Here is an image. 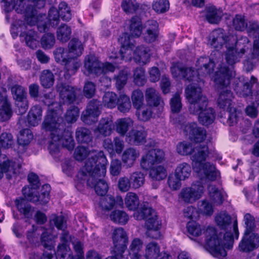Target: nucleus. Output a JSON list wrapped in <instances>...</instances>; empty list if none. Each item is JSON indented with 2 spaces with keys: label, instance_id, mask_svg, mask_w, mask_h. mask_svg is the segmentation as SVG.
<instances>
[{
  "label": "nucleus",
  "instance_id": "052dcab7",
  "mask_svg": "<svg viewBox=\"0 0 259 259\" xmlns=\"http://www.w3.org/2000/svg\"><path fill=\"white\" fill-rule=\"evenodd\" d=\"M33 138V135L31 130L25 128L20 131L18 142L19 145L26 146L30 143Z\"/></svg>",
  "mask_w": 259,
  "mask_h": 259
},
{
  "label": "nucleus",
  "instance_id": "ddd939ff",
  "mask_svg": "<svg viewBox=\"0 0 259 259\" xmlns=\"http://www.w3.org/2000/svg\"><path fill=\"white\" fill-rule=\"evenodd\" d=\"M70 8L65 2H61L58 6V9L52 7L48 13V22L49 26L55 27L59 23L60 18L65 21H69L71 19Z\"/></svg>",
  "mask_w": 259,
  "mask_h": 259
},
{
  "label": "nucleus",
  "instance_id": "393cba45",
  "mask_svg": "<svg viewBox=\"0 0 259 259\" xmlns=\"http://www.w3.org/2000/svg\"><path fill=\"white\" fill-rule=\"evenodd\" d=\"M42 116V109L41 106H33L28 113L26 121L29 126H36L40 122Z\"/></svg>",
  "mask_w": 259,
  "mask_h": 259
},
{
  "label": "nucleus",
  "instance_id": "8fccbe9b",
  "mask_svg": "<svg viewBox=\"0 0 259 259\" xmlns=\"http://www.w3.org/2000/svg\"><path fill=\"white\" fill-rule=\"evenodd\" d=\"M191 172V166L186 163L180 164L175 170V176L179 177L183 180L189 177Z\"/></svg>",
  "mask_w": 259,
  "mask_h": 259
},
{
  "label": "nucleus",
  "instance_id": "864d4df0",
  "mask_svg": "<svg viewBox=\"0 0 259 259\" xmlns=\"http://www.w3.org/2000/svg\"><path fill=\"white\" fill-rule=\"evenodd\" d=\"M131 99L133 107L137 110L141 109L144 105V95L140 90H135L132 94Z\"/></svg>",
  "mask_w": 259,
  "mask_h": 259
},
{
  "label": "nucleus",
  "instance_id": "f3484780",
  "mask_svg": "<svg viewBox=\"0 0 259 259\" xmlns=\"http://www.w3.org/2000/svg\"><path fill=\"white\" fill-rule=\"evenodd\" d=\"M171 72L174 77L185 79L189 82L193 81L194 78V69L188 67L180 62L173 64Z\"/></svg>",
  "mask_w": 259,
  "mask_h": 259
},
{
  "label": "nucleus",
  "instance_id": "f704fd0d",
  "mask_svg": "<svg viewBox=\"0 0 259 259\" xmlns=\"http://www.w3.org/2000/svg\"><path fill=\"white\" fill-rule=\"evenodd\" d=\"M194 213V206L192 205L188 206L184 210L185 217L190 219L187 224L186 228L188 233L192 236L190 238L192 240H194V221L193 220Z\"/></svg>",
  "mask_w": 259,
  "mask_h": 259
},
{
  "label": "nucleus",
  "instance_id": "338daca9",
  "mask_svg": "<svg viewBox=\"0 0 259 259\" xmlns=\"http://www.w3.org/2000/svg\"><path fill=\"white\" fill-rule=\"evenodd\" d=\"M198 212L206 215L210 216L213 212L212 204L207 201H199L197 204Z\"/></svg>",
  "mask_w": 259,
  "mask_h": 259
},
{
  "label": "nucleus",
  "instance_id": "4be33fe9",
  "mask_svg": "<svg viewBox=\"0 0 259 259\" xmlns=\"http://www.w3.org/2000/svg\"><path fill=\"white\" fill-rule=\"evenodd\" d=\"M145 226L147 229V234L149 237L158 239L160 236L159 230L161 223L157 221V215L154 214L153 215L147 218Z\"/></svg>",
  "mask_w": 259,
  "mask_h": 259
},
{
  "label": "nucleus",
  "instance_id": "a878e982",
  "mask_svg": "<svg viewBox=\"0 0 259 259\" xmlns=\"http://www.w3.org/2000/svg\"><path fill=\"white\" fill-rule=\"evenodd\" d=\"M147 133L144 129L132 130L127 135L126 141L131 145H140L146 142Z\"/></svg>",
  "mask_w": 259,
  "mask_h": 259
},
{
  "label": "nucleus",
  "instance_id": "79ce46f5",
  "mask_svg": "<svg viewBox=\"0 0 259 259\" xmlns=\"http://www.w3.org/2000/svg\"><path fill=\"white\" fill-rule=\"evenodd\" d=\"M110 218L114 223L124 225L128 221V214L123 210H114L111 212Z\"/></svg>",
  "mask_w": 259,
  "mask_h": 259
},
{
  "label": "nucleus",
  "instance_id": "6e6552de",
  "mask_svg": "<svg viewBox=\"0 0 259 259\" xmlns=\"http://www.w3.org/2000/svg\"><path fill=\"white\" fill-rule=\"evenodd\" d=\"M164 158V152L159 149H152L144 156L140 164L143 169H150V176L153 180L160 181L166 177V170L163 166L159 165L153 168L155 164L161 163Z\"/></svg>",
  "mask_w": 259,
  "mask_h": 259
},
{
  "label": "nucleus",
  "instance_id": "0e129e2a",
  "mask_svg": "<svg viewBox=\"0 0 259 259\" xmlns=\"http://www.w3.org/2000/svg\"><path fill=\"white\" fill-rule=\"evenodd\" d=\"M121 8L126 14H133L138 9L139 6L136 0H123Z\"/></svg>",
  "mask_w": 259,
  "mask_h": 259
},
{
  "label": "nucleus",
  "instance_id": "13d9d810",
  "mask_svg": "<svg viewBox=\"0 0 259 259\" xmlns=\"http://www.w3.org/2000/svg\"><path fill=\"white\" fill-rule=\"evenodd\" d=\"M177 152L182 155H191L194 151V147L190 142L183 141L180 142L177 146Z\"/></svg>",
  "mask_w": 259,
  "mask_h": 259
},
{
  "label": "nucleus",
  "instance_id": "c756f323",
  "mask_svg": "<svg viewBox=\"0 0 259 259\" xmlns=\"http://www.w3.org/2000/svg\"><path fill=\"white\" fill-rule=\"evenodd\" d=\"M60 138L57 141H60L62 146L67 149L69 151L73 150L75 142L72 136V133L65 127L60 133Z\"/></svg>",
  "mask_w": 259,
  "mask_h": 259
},
{
  "label": "nucleus",
  "instance_id": "58836bf2",
  "mask_svg": "<svg viewBox=\"0 0 259 259\" xmlns=\"http://www.w3.org/2000/svg\"><path fill=\"white\" fill-rule=\"evenodd\" d=\"M223 12L215 7H209L206 12V18L211 24H218L221 21L223 16Z\"/></svg>",
  "mask_w": 259,
  "mask_h": 259
},
{
  "label": "nucleus",
  "instance_id": "ea45409f",
  "mask_svg": "<svg viewBox=\"0 0 259 259\" xmlns=\"http://www.w3.org/2000/svg\"><path fill=\"white\" fill-rule=\"evenodd\" d=\"M75 137L77 141L80 143H89L92 140L91 131L85 127H78L76 130Z\"/></svg>",
  "mask_w": 259,
  "mask_h": 259
},
{
  "label": "nucleus",
  "instance_id": "774afa93",
  "mask_svg": "<svg viewBox=\"0 0 259 259\" xmlns=\"http://www.w3.org/2000/svg\"><path fill=\"white\" fill-rule=\"evenodd\" d=\"M134 81L138 86H142L146 83L144 69L140 67L134 70Z\"/></svg>",
  "mask_w": 259,
  "mask_h": 259
},
{
  "label": "nucleus",
  "instance_id": "a18cd8bd",
  "mask_svg": "<svg viewBox=\"0 0 259 259\" xmlns=\"http://www.w3.org/2000/svg\"><path fill=\"white\" fill-rule=\"evenodd\" d=\"M139 200L137 195L134 193H127L125 198V204L128 209L135 210L139 205Z\"/></svg>",
  "mask_w": 259,
  "mask_h": 259
},
{
  "label": "nucleus",
  "instance_id": "5701e85b",
  "mask_svg": "<svg viewBox=\"0 0 259 259\" xmlns=\"http://www.w3.org/2000/svg\"><path fill=\"white\" fill-rule=\"evenodd\" d=\"M228 37L225 35L223 29L219 28L211 32L209 36L208 42L210 46L219 50L227 41Z\"/></svg>",
  "mask_w": 259,
  "mask_h": 259
},
{
  "label": "nucleus",
  "instance_id": "69168bd1",
  "mask_svg": "<svg viewBox=\"0 0 259 259\" xmlns=\"http://www.w3.org/2000/svg\"><path fill=\"white\" fill-rule=\"evenodd\" d=\"M233 26L238 31H243L247 26V23L245 19V17L240 14H237L233 18Z\"/></svg>",
  "mask_w": 259,
  "mask_h": 259
},
{
  "label": "nucleus",
  "instance_id": "bb28decb",
  "mask_svg": "<svg viewBox=\"0 0 259 259\" xmlns=\"http://www.w3.org/2000/svg\"><path fill=\"white\" fill-rule=\"evenodd\" d=\"M81 65V62L77 57H72L65 63L64 77L68 80L71 76L74 75Z\"/></svg>",
  "mask_w": 259,
  "mask_h": 259
},
{
  "label": "nucleus",
  "instance_id": "9d476101",
  "mask_svg": "<svg viewBox=\"0 0 259 259\" xmlns=\"http://www.w3.org/2000/svg\"><path fill=\"white\" fill-rule=\"evenodd\" d=\"M60 109L50 108L41 124L42 129L50 132V138L56 141L60 138V133L66 127V122L59 116Z\"/></svg>",
  "mask_w": 259,
  "mask_h": 259
},
{
  "label": "nucleus",
  "instance_id": "3c124183",
  "mask_svg": "<svg viewBox=\"0 0 259 259\" xmlns=\"http://www.w3.org/2000/svg\"><path fill=\"white\" fill-rule=\"evenodd\" d=\"M118 109L121 112H128L131 107L130 98L125 95H121L117 98V104Z\"/></svg>",
  "mask_w": 259,
  "mask_h": 259
},
{
  "label": "nucleus",
  "instance_id": "f8f14e48",
  "mask_svg": "<svg viewBox=\"0 0 259 259\" xmlns=\"http://www.w3.org/2000/svg\"><path fill=\"white\" fill-rule=\"evenodd\" d=\"M33 5H28L25 8V1L19 0V6L16 8L17 13L23 14L24 20L30 26L35 25L37 21V10L43 8L46 0H32Z\"/></svg>",
  "mask_w": 259,
  "mask_h": 259
},
{
  "label": "nucleus",
  "instance_id": "20e7f679",
  "mask_svg": "<svg viewBox=\"0 0 259 259\" xmlns=\"http://www.w3.org/2000/svg\"><path fill=\"white\" fill-rule=\"evenodd\" d=\"M226 50L224 53L226 62L228 65L223 63L219 65L214 76V81L220 89L227 88L232 82L233 87L234 79L238 77H233L235 75L234 65L240 61L244 56L234 47L229 44H226ZM243 77V76H240ZM246 80L245 79H244Z\"/></svg>",
  "mask_w": 259,
  "mask_h": 259
},
{
  "label": "nucleus",
  "instance_id": "39448f33",
  "mask_svg": "<svg viewBox=\"0 0 259 259\" xmlns=\"http://www.w3.org/2000/svg\"><path fill=\"white\" fill-rule=\"evenodd\" d=\"M236 94L240 97H246L250 95L255 96V102L248 105L245 112L248 116L254 118L257 116V107L259 105V85L256 78L252 76L250 80H245L243 77L235 78L233 87Z\"/></svg>",
  "mask_w": 259,
  "mask_h": 259
},
{
  "label": "nucleus",
  "instance_id": "9b49d317",
  "mask_svg": "<svg viewBox=\"0 0 259 259\" xmlns=\"http://www.w3.org/2000/svg\"><path fill=\"white\" fill-rule=\"evenodd\" d=\"M143 29L141 18L137 15L133 16L130 20L129 26L131 35L127 33H124L118 39V41L121 45L120 53L122 59L124 57L123 54L125 50H132L135 47L134 44L131 42V36L134 37H139L142 33Z\"/></svg>",
  "mask_w": 259,
  "mask_h": 259
},
{
  "label": "nucleus",
  "instance_id": "6e6d98bb",
  "mask_svg": "<svg viewBox=\"0 0 259 259\" xmlns=\"http://www.w3.org/2000/svg\"><path fill=\"white\" fill-rule=\"evenodd\" d=\"M71 30L66 24L61 25L57 29V38L62 42H66L70 38Z\"/></svg>",
  "mask_w": 259,
  "mask_h": 259
},
{
  "label": "nucleus",
  "instance_id": "aec40b11",
  "mask_svg": "<svg viewBox=\"0 0 259 259\" xmlns=\"http://www.w3.org/2000/svg\"><path fill=\"white\" fill-rule=\"evenodd\" d=\"M84 67L88 75L100 76L103 73L101 63L98 58L93 55H88L84 60Z\"/></svg>",
  "mask_w": 259,
  "mask_h": 259
},
{
  "label": "nucleus",
  "instance_id": "c85d7f7f",
  "mask_svg": "<svg viewBox=\"0 0 259 259\" xmlns=\"http://www.w3.org/2000/svg\"><path fill=\"white\" fill-rule=\"evenodd\" d=\"M255 241L254 233L250 235H245L244 233L239 244V250L243 252L252 251L256 248Z\"/></svg>",
  "mask_w": 259,
  "mask_h": 259
},
{
  "label": "nucleus",
  "instance_id": "4d7b16f0",
  "mask_svg": "<svg viewBox=\"0 0 259 259\" xmlns=\"http://www.w3.org/2000/svg\"><path fill=\"white\" fill-rule=\"evenodd\" d=\"M13 112L11 104L5 101L0 108V121L4 122L9 120L12 117Z\"/></svg>",
  "mask_w": 259,
  "mask_h": 259
},
{
  "label": "nucleus",
  "instance_id": "5fc2aeb1",
  "mask_svg": "<svg viewBox=\"0 0 259 259\" xmlns=\"http://www.w3.org/2000/svg\"><path fill=\"white\" fill-rule=\"evenodd\" d=\"M152 9L157 14H163L168 11L169 3L168 0H154Z\"/></svg>",
  "mask_w": 259,
  "mask_h": 259
},
{
  "label": "nucleus",
  "instance_id": "de8ad7c7",
  "mask_svg": "<svg viewBox=\"0 0 259 259\" xmlns=\"http://www.w3.org/2000/svg\"><path fill=\"white\" fill-rule=\"evenodd\" d=\"M54 76L53 73L49 70L42 71L40 76V83L45 88H51L54 83Z\"/></svg>",
  "mask_w": 259,
  "mask_h": 259
},
{
  "label": "nucleus",
  "instance_id": "7c9ffc66",
  "mask_svg": "<svg viewBox=\"0 0 259 259\" xmlns=\"http://www.w3.org/2000/svg\"><path fill=\"white\" fill-rule=\"evenodd\" d=\"M145 99L147 105L150 107H157L163 103L160 94L154 89H147L145 92Z\"/></svg>",
  "mask_w": 259,
  "mask_h": 259
},
{
  "label": "nucleus",
  "instance_id": "49530a36",
  "mask_svg": "<svg viewBox=\"0 0 259 259\" xmlns=\"http://www.w3.org/2000/svg\"><path fill=\"white\" fill-rule=\"evenodd\" d=\"M13 98L16 101H21L27 99V93L25 89L19 84H14L11 88Z\"/></svg>",
  "mask_w": 259,
  "mask_h": 259
},
{
  "label": "nucleus",
  "instance_id": "473e14b6",
  "mask_svg": "<svg viewBox=\"0 0 259 259\" xmlns=\"http://www.w3.org/2000/svg\"><path fill=\"white\" fill-rule=\"evenodd\" d=\"M209 195L211 200L216 205H221L227 196L226 193L222 190H219L215 185L210 186L208 188Z\"/></svg>",
  "mask_w": 259,
  "mask_h": 259
},
{
  "label": "nucleus",
  "instance_id": "4468645a",
  "mask_svg": "<svg viewBox=\"0 0 259 259\" xmlns=\"http://www.w3.org/2000/svg\"><path fill=\"white\" fill-rule=\"evenodd\" d=\"M221 89L223 91L220 93L218 99V106L222 109L227 108V110L229 113L228 122L229 125L232 126L236 123L238 120L236 109L231 106L233 94L231 91L228 89V87H224Z\"/></svg>",
  "mask_w": 259,
  "mask_h": 259
},
{
  "label": "nucleus",
  "instance_id": "a211bd4d",
  "mask_svg": "<svg viewBox=\"0 0 259 259\" xmlns=\"http://www.w3.org/2000/svg\"><path fill=\"white\" fill-rule=\"evenodd\" d=\"M143 39L145 42L150 44L155 41L159 34V24L156 20H149L144 24Z\"/></svg>",
  "mask_w": 259,
  "mask_h": 259
},
{
  "label": "nucleus",
  "instance_id": "37998d69",
  "mask_svg": "<svg viewBox=\"0 0 259 259\" xmlns=\"http://www.w3.org/2000/svg\"><path fill=\"white\" fill-rule=\"evenodd\" d=\"M232 46L244 55L251 46V43L246 36H241L237 37L235 44Z\"/></svg>",
  "mask_w": 259,
  "mask_h": 259
},
{
  "label": "nucleus",
  "instance_id": "603ef678",
  "mask_svg": "<svg viewBox=\"0 0 259 259\" xmlns=\"http://www.w3.org/2000/svg\"><path fill=\"white\" fill-rule=\"evenodd\" d=\"M117 97L113 92H108L104 94L102 98V103L104 106L108 108H113L117 104Z\"/></svg>",
  "mask_w": 259,
  "mask_h": 259
},
{
  "label": "nucleus",
  "instance_id": "09e8293b",
  "mask_svg": "<svg viewBox=\"0 0 259 259\" xmlns=\"http://www.w3.org/2000/svg\"><path fill=\"white\" fill-rule=\"evenodd\" d=\"M55 60L61 64L65 63L71 58L72 56L69 54L67 49L63 48H57L54 52Z\"/></svg>",
  "mask_w": 259,
  "mask_h": 259
},
{
  "label": "nucleus",
  "instance_id": "c03bdc74",
  "mask_svg": "<svg viewBox=\"0 0 259 259\" xmlns=\"http://www.w3.org/2000/svg\"><path fill=\"white\" fill-rule=\"evenodd\" d=\"M156 214L155 210L151 207L149 206L148 203H144L140 208L137 212V214L135 213V217L137 220H146L147 218Z\"/></svg>",
  "mask_w": 259,
  "mask_h": 259
},
{
  "label": "nucleus",
  "instance_id": "423d86ee",
  "mask_svg": "<svg viewBox=\"0 0 259 259\" xmlns=\"http://www.w3.org/2000/svg\"><path fill=\"white\" fill-rule=\"evenodd\" d=\"M206 246L210 253L218 258L224 257L227 255L225 248L230 249L234 243V237L231 230L226 231L223 240L217 235L214 227L208 226L205 231Z\"/></svg>",
  "mask_w": 259,
  "mask_h": 259
},
{
  "label": "nucleus",
  "instance_id": "e2e57ef3",
  "mask_svg": "<svg viewBox=\"0 0 259 259\" xmlns=\"http://www.w3.org/2000/svg\"><path fill=\"white\" fill-rule=\"evenodd\" d=\"M130 180L132 187L134 189H137L143 185L145 182V176L141 171H136L131 175Z\"/></svg>",
  "mask_w": 259,
  "mask_h": 259
},
{
  "label": "nucleus",
  "instance_id": "4c0bfd02",
  "mask_svg": "<svg viewBox=\"0 0 259 259\" xmlns=\"http://www.w3.org/2000/svg\"><path fill=\"white\" fill-rule=\"evenodd\" d=\"M215 221L221 229L226 231L231 226L232 218L227 212H221L216 215Z\"/></svg>",
  "mask_w": 259,
  "mask_h": 259
},
{
  "label": "nucleus",
  "instance_id": "f03ea898",
  "mask_svg": "<svg viewBox=\"0 0 259 259\" xmlns=\"http://www.w3.org/2000/svg\"><path fill=\"white\" fill-rule=\"evenodd\" d=\"M198 66L196 70L199 84L195 85V113L197 115L199 123L207 126L212 124L215 118L214 110L211 107H207L208 100L205 96L201 94L202 87L204 85L203 79L201 77L210 74L215 65L213 59L207 57H201L196 62ZM196 73V72H195Z\"/></svg>",
  "mask_w": 259,
  "mask_h": 259
},
{
  "label": "nucleus",
  "instance_id": "c9c22d12",
  "mask_svg": "<svg viewBox=\"0 0 259 259\" xmlns=\"http://www.w3.org/2000/svg\"><path fill=\"white\" fill-rule=\"evenodd\" d=\"M68 52L72 57H78L82 54L83 47L81 42L77 38H72L68 43Z\"/></svg>",
  "mask_w": 259,
  "mask_h": 259
},
{
  "label": "nucleus",
  "instance_id": "1a4fd4ad",
  "mask_svg": "<svg viewBox=\"0 0 259 259\" xmlns=\"http://www.w3.org/2000/svg\"><path fill=\"white\" fill-rule=\"evenodd\" d=\"M113 246L111 248L112 256L106 259H122L123 254L127 248L128 237L124 229L118 228L112 234ZM87 259H101V255L96 251L89 250L87 254Z\"/></svg>",
  "mask_w": 259,
  "mask_h": 259
},
{
  "label": "nucleus",
  "instance_id": "2eb2a0df",
  "mask_svg": "<svg viewBox=\"0 0 259 259\" xmlns=\"http://www.w3.org/2000/svg\"><path fill=\"white\" fill-rule=\"evenodd\" d=\"M102 107L101 102L97 99L91 100L84 111L81 115L82 121L88 125H92L98 120V117L101 114V109Z\"/></svg>",
  "mask_w": 259,
  "mask_h": 259
},
{
  "label": "nucleus",
  "instance_id": "b1692460",
  "mask_svg": "<svg viewBox=\"0 0 259 259\" xmlns=\"http://www.w3.org/2000/svg\"><path fill=\"white\" fill-rule=\"evenodd\" d=\"M185 122V118L182 115H178L173 119L174 124L181 125V127L183 128L184 134L186 138H188L193 142H194V122L184 124Z\"/></svg>",
  "mask_w": 259,
  "mask_h": 259
},
{
  "label": "nucleus",
  "instance_id": "6ab92c4d",
  "mask_svg": "<svg viewBox=\"0 0 259 259\" xmlns=\"http://www.w3.org/2000/svg\"><path fill=\"white\" fill-rule=\"evenodd\" d=\"M56 90L64 104H71L76 100V93L74 87L61 82L57 84Z\"/></svg>",
  "mask_w": 259,
  "mask_h": 259
},
{
  "label": "nucleus",
  "instance_id": "cd10ccee",
  "mask_svg": "<svg viewBox=\"0 0 259 259\" xmlns=\"http://www.w3.org/2000/svg\"><path fill=\"white\" fill-rule=\"evenodd\" d=\"M114 129V124L111 118L107 117L101 119L95 132L99 133L104 137H106L110 135Z\"/></svg>",
  "mask_w": 259,
  "mask_h": 259
},
{
  "label": "nucleus",
  "instance_id": "2f4dec72",
  "mask_svg": "<svg viewBox=\"0 0 259 259\" xmlns=\"http://www.w3.org/2000/svg\"><path fill=\"white\" fill-rule=\"evenodd\" d=\"M150 58V49L148 47L140 46L134 52V59L140 64H145L149 62Z\"/></svg>",
  "mask_w": 259,
  "mask_h": 259
},
{
  "label": "nucleus",
  "instance_id": "e433bc0d",
  "mask_svg": "<svg viewBox=\"0 0 259 259\" xmlns=\"http://www.w3.org/2000/svg\"><path fill=\"white\" fill-rule=\"evenodd\" d=\"M130 75V72L127 69L124 68L120 70L117 75H114L113 80L115 81V87L118 90L120 91L124 88Z\"/></svg>",
  "mask_w": 259,
  "mask_h": 259
},
{
  "label": "nucleus",
  "instance_id": "0eeeda50",
  "mask_svg": "<svg viewBox=\"0 0 259 259\" xmlns=\"http://www.w3.org/2000/svg\"><path fill=\"white\" fill-rule=\"evenodd\" d=\"M28 181L30 186H25L22 188V194L28 201L35 204L45 205L50 199L51 187L48 184H44L39 193L37 189L40 183L38 176L31 172L28 176Z\"/></svg>",
  "mask_w": 259,
  "mask_h": 259
},
{
  "label": "nucleus",
  "instance_id": "bf43d9fd",
  "mask_svg": "<svg viewBox=\"0 0 259 259\" xmlns=\"http://www.w3.org/2000/svg\"><path fill=\"white\" fill-rule=\"evenodd\" d=\"M79 109L75 106H71L66 111L64 115V121L73 123L76 121L79 116Z\"/></svg>",
  "mask_w": 259,
  "mask_h": 259
},
{
  "label": "nucleus",
  "instance_id": "72a5a7b5",
  "mask_svg": "<svg viewBox=\"0 0 259 259\" xmlns=\"http://www.w3.org/2000/svg\"><path fill=\"white\" fill-rule=\"evenodd\" d=\"M139 155L140 153L138 150L130 147L126 149L123 151L121 160L122 162L127 167H131Z\"/></svg>",
  "mask_w": 259,
  "mask_h": 259
},
{
  "label": "nucleus",
  "instance_id": "412c9836",
  "mask_svg": "<svg viewBox=\"0 0 259 259\" xmlns=\"http://www.w3.org/2000/svg\"><path fill=\"white\" fill-rule=\"evenodd\" d=\"M28 201H29L24 197L16 198L14 202L20 214L23 216L24 219L29 220L33 218L34 208Z\"/></svg>",
  "mask_w": 259,
  "mask_h": 259
},
{
  "label": "nucleus",
  "instance_id": "f257e3e1",
  "mask_svg": "<svg viewBox=\"0 0 259 259\" xmlns=\"http://www.w3.org/2000/svg\"><path fill=\"white\" fill-rule=\"evenodd\" d=\"M206 138V130L201 127H195V172L198 179L195 183V200L200 198L204 192V185L217 180L220 172L214 165L205 161L209 151L204 141Z\"/></svg>",
  "mask_w": 259,
  "mask_h": 259
},
{
  "label": "nucleus",
  "instance_id": "680f3d73",
  "mask_svg": "<svg viewBox=\"0 0 259 259\" xmlns=\"http://www.w3.org/2000/svg\"><path fill=\"white\" fill-rule=\"evenodd\" d=\"M160 253V248L158 244L151 242L146 246V255L148 259H156Z\"/></svg>",
  "mask_w": 259,
  "mask_h": 259
},
{
  "label": "nucleus",
  "instance_id": "dca6fc26",
  "mask_svg": "<svg viewBox=\"0 0 259 259\" xmlns=\"http://www.w3.org/2000/svg\"><path fill=\"white\" fill-rule=\"evenodd\" d=\"M21 26L25 28L26 27L25 23L23 21H21L18 26L16 24L12 25L10 31L12 37L14 39L17 38L19 32H20V37H24L26 45L32 49L36 48L38 43V41L35 38L36 36V32L32 30H29L27 32L25 31H21V30H19L21 28Z\"/></svg>",
  "mask_w": 259,
  "mask_h": 259
},
{
  "label": "nucleus",
  "instance_id": "7ed1b4c3",
  "mask_svg": "<svg viewBox=\"0 0 259 259\" xmlns=\"http://www.w3.org/2000/svg\"><path fill=\"white\" fill-rule=\"evenodd\" d=\"M107 162L104 152L101 151L89 157L85 162L83 169L78 173V176H81L82 179L88 174L89 177L87 180V185L94 188L99 196H105L108 191V185L104 179L106 174Z\"/></svg>",
  "mask_w": 259,
  "mask_h": 259
},
{
  "label": "nucleus",
  "instance_id": "a19ab883",
  "mask_svg": "<svg viewBox=\"0 0 259 259\" xmlns=\"http://www.w3.org/2000/svg\"><path fill=\"white\" fill-rule=\"evenodd\" d=\"M133 124V121L130 118L119 119L116 122V131L120 135L124 136Z\"/></svg>",
  "mask_w": 259,
  "mask_h": 259
}]
</instances>
